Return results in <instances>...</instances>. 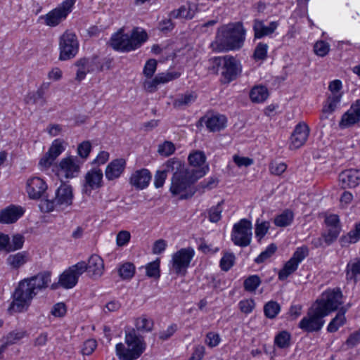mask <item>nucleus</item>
I'll list each match as a JSON object with an SVG mask.
<instances>
[{"mask_svg":"<svg viewBox=\"0 0 360 360\" xmlns=\"http://www.w3.org/2000/svg\"><path fill=\"white\" fill-rule=\"evenodd\" d=\"M246 30L241 22L229 23L221 27V34L211 44L215 51L238 50L244 44Z\"/></svg>","mask_w":360,"mask_h":360,"instance_id":"1","label":"nucleus"},{"mask_svg":"<svg viewBox=\"0 0 360 360\" xmlns=\"http://www.w3.org/2000/svg\"><path fill=\"white\" fill-rule=\"evenodd\" d=\"M205 174L206 169H205L191 167L173 174L169 191L173 195H181L180 199L189 198L195 193L191 186Z\"/></svg>","mask_w":360,"mask_h":360,"instance_id":"2","label":"nucleus"},{"mask_svg":"<svg viewBox=\"0 0 360 360\" xmlns=\"http://www.w3.org/2000/svg\"><path fill=\"white\" fill-rule=\"evenodd\" d=\"M125 343L128 348L122 342L115 347L116 354L120 360H136L146 349L143 337L134 328L125 330Z\"/></svg>","mask_w":360,"mask_h":360,"instance_id":"3","label":"nucleus"},{"mask_svg":"<svg viewBox=\"0 0 360 360\" xmlns=\"http://www.w3.org/2000/svg\"><path fill=\"white\" fill-rule=\"evenodd\" d=\"M37 295L27 278L20 281L12 295L8 311L10 314L27 311L34 297Z\"/></svg>","mask_w":360,"mask_h":360,"instance_id":"4","label":"nucleus"},{"mask_svg":"<svg viewBox=\"0 0 360 360\" xmlns=\"http://www.w3.org/2000/svg\"><path fill=\"white\" fill-rule=\"evenodd\" d=\"M148 39L146 31L134 27L131 34L117 32L111 38V46L115 50L130 51L141 46Z\"/></svg>","mask_w":360,"mask_h":360,"instance_id":"5","label":"nucleus"},{"mask_svg":"<svg viewBox=\"0 0 360 360\" xmlns=\"http://www.w3.org/2000/svg\"><path fill=\"white\" fill-rule=\"evenodd\" d=\"M73 193L71 186L62 184L55 192V198L43 199L39 203V208L43 212H52L55 208L64 209L72 202Z\"/></svg>","mask_w":360,"mask_h":360,"instance_id":"6","label":"nucleus"},{"mask_svg":"<svg viewBox=\"0 0 360 360\" xmlns=\"http://www.w3.org/2000/svg\"><path fill=\"white\" fill-rule=\"evenodd\" d=\"M342 302V293L340 288L329 289L323 292L314 304L326 316L338 310Z\"/></svg>","mask_w":360,"mask_h":360,"instance_id":"7","label":"nucleus"},{"mask_svg":"<svg viewBox=\"0 0 360 360\" xmlns=\"http://www.w3.org/2000/svg\"><path fill=\"white\" fill-rule=\"evenodd\" d=\"M323 314L314 304L308 310L307 315L299 323V328L307 333L318 332L323 328L325 321Z\"/></svg>","mask_w":360,"mask_h":360,"instance_id":"8","label":"nucleus"},{"mask_svg":"<svg viewBox=\"0 0 360 360\" xmlns=\"http://www.w3.org/2000/svg\"><path fill=\"white\" fill-rule=\"evenodd\" d=\"M214 63L217 65H223L221 75L224 83H229L235 80L241 72L240 63L233 56L217 57L214 58Z\"/></svg>","mask_w":360,"mask_h":360,"instance_id":"9","label":"nucleus"},{"mask_svg":"<svg viewBox=\"0 0 360 360\" xmlns=\"http://www.w3.org/2000/svg\"><path fill=\"white\" fill-rule=\"evenodd\" d=\"M252 223L247 219H240L235 224L231 233V240L233 243L240 247L248 246L252 240Z\"/></svg>","mask_w":360,"mask_h":360,"instance_id":"10","label":"nucleus"},{"mask_svg":"<svg viewBox=\"0 0 360 360\" xmlns=\"http://www.w3.org/2000/svg\"><path fill=\"white\" fill-rule=\"evenodd\" d=\"M59 60H68L73 58L79 50V43L72 32H65L59 39Z\"/></svg>","mask_w":360,"mask_h":360,"instance_id":"11","label":"nucleus"},{"mask_svg":"<svg viewBox=\"0 0 360 360\" xmlns=\"http://www.w3.org/2000/svg\"><path fill=\"white\" fill-rule=\"evenodd\" d=\"M76 0H65L58 7L40 17L49 27H56L64 20L72 11Z\"/></svg>","mask_w":360,"mask_h":360,"instance_id":"12","label":"nucleus"},{"mask_svg":"<svg viewBox=\"0 0 360 360\" xmlns=\"http://www.w3.org/2000/svg\"><path fill=\"white\" fill-rule=\"evenodd\" d=\"M79 270V274L87 271L90 278L97 279L100 278L104 271V262L103 259L98 255H92L86 263L84 261L77 262L75 264Z\"/></svg>","mask_w":360,"mask_h":360,"instance_id":"13","label":"nucleus"},{"mask_svg":"<svg viewBox=\"0 0 360 360\" xmlns=\"http://www.w3.org/2000/svg\"><path fill=\"white\" fill-rule=\"evenodd\" d=\"M75 65L77 67L75 79L79 82L85 78L87 73L94 71L102 72V67L99 64V58L97 56L90 58H80L75 62Z\"/></svg>","mask_w":360,"mask_h":360,"instance_id":"14","label":"nucleus"},{"mask_svg":"<svg viewBox=\"0 0 360 360\" xmlns=\"http://www.w3.org/2000/svg\"><path fill=\"white\" fill-rule=\"evenodd\" d=\"M194 255L193 249L182 248L173 255L172 265L177 274L185 272Z\"/></svg>","mask_w":360,"mask_h":360,"instance_id":"15","label":"nucleus"},{"mask_svg":"<svg viewBox=\"0 0 360 360\" xmlns=\"http://www.w3.org/2000/svg\"><path fill=\"white\" fill-rule=\"evenodd\" d=\"M309 131V128L306 123H298L291 134L289 148L290 150H295L302 147L306 143Z\"/></svg>","mask_w":360,"mask_h":360,"instance_id":"16","label":"nucleus"},{"mask_svg":"<svg viewBox=\"0 0 360 360\" xmlns=\"http://www.w3.org/2000/svg\"><path fill=\"white\" fill-rule=\"evenodd\" d=\"M103 172L100 169H94L89 171L84 176L83 193L90 195L92 190L98 189L102 186Z\"/></svg>","mask_w":360,"mask_h":360,"instance_id":"17","label":"nucleus"},{"mask_svg":"<svg viewBox=\"0 0 360 360\" xmlns=\"http://www.w3.org/2000/svg\"><path fill=\"white\" fill-rule=\"evenodd\" d=\"M360 121V99L352 104L350 108L345 112L339 122L340 128H348Z\"/></svg>","mask_w":360,"mask_h":360,"instance_id":"18","label":"nucleus"},{"mask_svg":"<svg viewBox=\"0 0 360 360\" xmlns=\"http://www.w3.org/2000/svg\"><path fill=\"white\" fill-rule=\"evenodd\" d=\"M46 182L39 177H32L27 181V193L30 199L39 200L47 189Z\"/></svg>","mask_w":360,"mask_h":360,"instance_id":"19","label":"nucleus"},{"mask_svg":"<svg viewBox=\"0 0 360 360\" xmlns=\"http://www.w3.org/2000/svg\"><path fill=\"white\" fill-rule=\"evenodd\" d=\"M63 150L62 142L59 139L54 140L48 152L40 160L39 165L44 168H49Z\"/></svg>","mask_w":360,"mask_h":360,"instance_id":"20","label":"nucleus"},{"mask_svg":"<svg viewBox=\"0 0 360 360\" xmlns=\"http://www.w3.org/2000/svg\"><path fill=\"white\" fill-rule=\"evenodd\" d=\"M151 173L147 169H141L136 170L130 176L129 183L137 190H143L146 188L150 180Z\"/></svg>","mask_w":360,"mask_h":360,"instance_id":"21","label":"nucleus"},{"mask_svg":"<svg viewBox=\"0 0 360 360\" xmlns=\"http://www.w3.org/2000/svg\"><path fill=\"white\" fill-rule=\"evenodd\" d=\"M60 172L66 179L75 177L79 172V163L77 157H68L62 159L59 164Z\"/></svg>","mask_w":360,"mask_h":360,"instance_id":"22","label":"nucleus"},{"mask_svg":"<svg viewBox=\"0 0 360 360\" xmlns=\"http://www.w3.org/2000/svg\"><path fill=\"white\" fill-rule=\"evenodd\" d=\"M82 274H79V270L75 267V264L72 265L60 274L58 283L63 288H72L77 283L78 278Z\"/></svg>","mask_w":360,"mask_h":360,"instance_id":"23","label":"nucleus"},{"mask_svg":"<svg viewBox=\"0 0 360 360\" xmlns=\"http://www.w3.org/2000/svg\"><path fill=\"white\" fill-rule=\"evenodd\" d=\"M339 181L342 188H354L360 184V170L350 169L339 174Z\"/></svg>","mask_w":360,"mask_h":360,"instance_id":"24","label":"nucleus"},{"mask_svg":"<svg viewBox=\"0 0 360 360\" xmlns=\"http://www.w3.org/2000/svg\"><path fill=\"white\" fill-rule=\"evenodd\" d=\"M25 210L20 206L10 205L0 212V222L11 224L15 222L22 214Z\"/></svg>","mask_w":360,"mask_h":360,"instance_id":"25","label":"nucleus"},{"mask_svg":"<svg viewBox=\"0 0 360 360\" xmlns=\"http://www.w3.org/2000/svg\"><path fill=\"white\" fill-rule=\"evenodd\" d=\"M51 273L49 271H44L38 273L37 275L27 278L30 282L32 287L34 288L37 293L39 291L45 290L49 287L51 283Z\"/></svg>","mask_w":360,"mask_h":360,"instance_id":"26","label":"nucleus"},{"mask_svg":"<svg viewBox=\"0 0 360 360\" xmlns=\"http://www.w3.org/2000/svg\"><path fill=\"white\" fill-rule=\"evenodd\" d=\"M278 24L276 21L271 22L268 26L262 20L255 19L253 22V30L255 39H261L271 35L276 30Z\"/></svg>","mask_w":360,"mask_h":360,"instance_id":"27","label":"nucleus"},{"mask_svg":"<svg viewBox=\"0 0 360 360\" xmlns=\"http://www.w3.org/2000/svg\"><path fill=\"white\" fill-rule=\"evenodd\" d=\"M126 166V161L122 158L115 159L110 162L105 169V177L109 181L120 176Z\"/></svg>","mask_w":360,"mask_h":360,"instance_id":"28","label":"nucleus"},{"mask_svg":"<svg viewBox=\"0 0 360 360\" xmlns=\"http://www.w3.org/2000/svg\"><path fill=\"white\" fill-rule=\"evenodd\" d=\"M199 122H205L209 131L215 132L219 131L226 127L227 120L223 115H217L207 118L202 117Z\"/></svg>","mask_w":360,"mask_h":360,"instance_id":"29","label":"nucleus"},{"mask_svg":"<svg viewBox=\"0 0 360 360\" xmlns=\"http://www.w3.org/2000/svg\"><path fill=\"white\" fill-rule=\"evenodd\" d=\"M30 259V255L27 251H22L10 255L6 259V263L12 269H18L25 264Z\"/></svg>","mask_w":360,"mask_h":360,"instance_id":"30","label":"nucleus"},{"mask_svg":"<svg viewBox=\"0 0 360 360\" xmlns=\"http://www.w3.org/2000/svg\"><path fill=\"white\" fill-rule=\"evenodd\" d=\"M196 98L197 95L195 92L186 91L178 95L174 100L172 105L174 108L183 109L194 103Z\"/></svg>","mask_w":360,"mask_h":360,"instance_id":"31","label":"nucleus"},{"mask_svg":"<svg viewBox=\"0 0 360 360\" xmlns=\"http://www.w3.org/2000/svg\"><path fill=\"white\" fill-rule=\"evenodd\" d=\"M360 240V221L355 224L354 229L346 235L340 237L339 242L341 247H348L351 244L357 243Z\"/></svg>","mask_w":360,"mask_h":360,"instance_id":"32","label":"nucleus"},{"mask_svg":"<svg viewBox=\"0 0 360 360\" xmlns=\"http://www.w3.org/2000/svg\"><path fill=\"white\" fill-rule=\"evenodd\" d=\"M347 309L341 307L336 316L329 323L327 330L329 333L336 332L340 327L343 326L346 322L345 313Z\"/></svg>","mask_w":360,"mask_h":360,"instance_id":"33","label":"nucleus"},{"mask_svg":"<svg viewBox=\"0 0 360 360\" xmlns=\"http://www.w3.org/2000/svg\"><path fill=\"white\" fill-rule=\"evenodd\" d=\"M357 275H360V258H356L349 262L346 267L347 281H353L356 283Z\"/></svg>","mask_w":360,"mask_h":360,"instance_id":"34","label":"nucleus"},{"mask_svg":"<svg viewBox=\"0 0 360 360\" xmlns=\"http://www.w3.org/2000/svg\"><path fill=\"white\" fill-rule=\"evenodd\" d=\"M27 331L22 329H16L9 332L6 335L2 338L4 344L7 347L16 344L27 335Z\"/></svg>","mask_w":360,"mask_h":360,"instance_id":"35","label":"nucleus"},{"mask_svg":"<svg viewBox=\"0 0 360 360\" xmlns=\"http://www.w3.org/2000/svg\"><path fill=\"white\" fill-rule=\"evenodd\" d=\"M268 96V90L264 86H255L250 92V98L253 103H262Z\"/></svg>","mask_w":360,"mask_h":360,"instance_id":"36","label":"nucleus"},{"mask_svg":"<svg viewBox=\"0 0 360 360\" xmlns=\"http://www.w3.org/2000/svg\"><path fill=\"white\" fill-rule=\"evenodd\" d=\"M165 169L162 172H165L167 174L168 172H173L176 174L181 170H184L188 167L186 166L181 160L176 158H171L168 160L165 164Z\"/></svg>","mask_w":360,"mask_h":360,"instance_id":"37","label":"nucleus"},{"mask_svg":"<svg viewBox=\"0 0 360 360\" xmlns=\"http://www.w3.org/2000/svg\"><path fill=\"white\" fill-rule=\"evenodd\" d=\"M188 160L191 166L193 167V168L200 169V167L205 162L206 157L203 152L195 151L189 155ZM201 169H205L207 172L208 170V166L202 167Z\"/></svg>","mask_w":360,"mask_h":360,"instance_id":"38","label":"nucleus"},{"mask_svg":"<svg viewBox=\"0 0 360 360\" xmlns=\"http://www.w3.org/2000/svg\"><path fill=\"white\" fill-rule=\"evenodd\" d=\"M293 217V212L289 210H286L281 214L276 216L274 222L276 226L285 227L292 223Z\"/></svg>","mask_w":360,"mask_h":360,"instance_id":"39","label":"nucleus"},{"mask_svg":"<svg viewBox=\"0 0 360 360\" xmlns=\"http://www.w3.org/2000/svg\"><path fill=\"white\" fill-rule=\"evenodd\" d=\"M297 267L298 264L290 259L279 271L278 278L281 281L285 280L290 275L297 269Z\"/></svg>","mask_w":360,"mask_h":360,"instance_id":"40","label":"nucleus"},{"mask_svg":"<svg viewBox=\"0 0 360 360\" xmlns=\"http://www.w3.org/2000/svg\"><path fill=\"white\" fill-rule=\"evenodd\" d=\"M290 338L291 335L290 333L286 330H283L276 335L274 343L279 348H287L290 345Z\"/></svg>","mask_w":360,"mask_h":360,"instance_id":"41","label":"nucleus"},{"mask_svg":"<svg viewBox=\"0 0 360 360\" xmlns=\"http://www.w3.org/2000/svg\"><path fill=\"white\" fill-rule=\"evenodd\" d=\"M281 306L276 301H269L264 307L265 316L269 319H274L280 312Z\"/></svg>","mask_w":360,"mask_h":360,"instance_id":"42","label":"nucleus"},{"mask_svg":"<svg viewBox=\"0 0 360 360\" xmlns=\"http://www.w3.org/2000/svg\"><path fill=\"white\" fill-rule=\"evenodd\" d=\"M342 98L341 94H331L327 99L326 105L323 107V111L324 112H333L338 104L340 102Z\"/></svg>","mask_w":360,"mask_h":360,"instance_id":"43","label":"nucleus"},{"mask_svg":"<svg viewBox=\"0 0 360 360\" xmlns=\"http://www.w3.org/2000/svg\"><path fill=\"white\" fill-rule=\"evenodd\" d=\"M119 276L124 280L131 279L135 274V266L131 262H126L118 269Z\"/></svg>","mask_w":360,"mask_h":360,"instance_id":"44","label":"nucleus"},{"mask_svg":"<svg viewBox=\"0 0 360 360\" xmlns=\"http://www.w3.org/2000/svg\"><path fill=\"white\" fill-rule=\"evenodd\" d=\"M25 238L21 234H15L13 236L11 243H8V246L4 249L6 252H13L20 250L24 244Z\"/></svg>","mask_w":360,"mask_h":360,"instance_id":"45","label":"nucleus"},{"mask_svg":"<svg viewBox=\"0 0 360 360\" xmlns=\"http://www.w3.org/2000/svg\"><path fill=\"white\" fill-rule=\"evenodd\" d=\"M236 257L232 252H224L221 257L219 266L222 271H228L235 264Z\"/></svg>","mask_w":360,"mask_h":360,"instance_id":"46","label":"nucleus"},{"mask_svg":"<svg viewBox=\"0 0 360 360\" xmlns=\"http://www.w3.org/2000/svg\"><path fill=\"white\" fill-rule=\"evenodd\" d=\"M261 282V279L257 275L250 276L243 282L244 289L248 292H254Z\"/></svg>","mask_w":360,"mask_h":360,"instance_id":"47","label":"nucleus"},{"mask_svg":"<svg viewBox=\"0 0 360 360\" xmlns=\"http://www.w3.org/2000/svg\"><path fill=\"white\" fill-rule=\"evenodd\" d=\"M224 204V200L218 202L216 206L212 207L208 210V217L209 220L211 222L217 223L221 218V212H222V205Z\"/></svg>","mask_w":360,"mask_h":360,"instance_id":"48","label":"nucleus"},{"mask_svg":"<svg viewBox=\"0 0 360 360\" xmlns=\"http://www.w3.org/2000/svg\"><path fill=\"white\" fill-rule=\"evenodd\" d=\"M44 93L39 89L36 92L29 94L27 97V103H32L33 104H39L40 106H43L46 104V100L44 97Z\"/></svg>","mask_w":360,"mask_h":360,"instance_id":"49","label":"nucleus"},{"mask_svg":"<svg viewBox=\"0 0 360 360\" xmlns=\"http://www.w3.org/2000/svg\"><path fill=\"white\" fill-rule=\"evenodd\" d=\"M136 327L138 330L150 332L153 328V321L146 316H142L136 319Z\"/></svg>","mask_w":360,"mask_h":360,"instance_id":"50","label":"nucleus"},{"mask_svg":"<svg viewBox=\"0 0 360 360\" xmlns=\"http://www.w3.org/2000/svg\"><path fill=\"white\" fill-rule=\"evenodd\" d=\"M277 246L274 243L270 244L264 251L262 252L260 255L255 258V262L260 264L270 258L276 251Z\"/></svg>","mask_w":360,"mask_h":360,"instance_id":"51","label":"nucleus"},{"mask_svg":"<svg viewBox=\"0 0 360 360\" xmlns=\"http://www.w3.org/2000/svg\"><path fill=\"white\" fill-rule=\"evenodd\" d=\"M146 275L150 278H158L160 274V261L158 259L148 263L146 266Z\"/></svg>","mask_w":360,"mask_h":360,"instance_id":"52","label":"nucleus"},{"mask_svg":"<svg viewBox=\"0 0 360 360\" xmlns=\"http://www.w3.org/2000/svg\"><path fill=\"white\" fill-rule=\"evenodd\" d=\"M175 149L173 143L165 141L162 144L159 145L158 152L162 156L168 157L174 153Z\"/></svg>","mask_w":360,"mask_h":360,"instance_id":"53","label":"nucleus"},{"mask_svg":"<svg viewBox=\"0 0 360 360\" xmlns=\"http://www.w3.org/2000/svg\"><path fill=\"white\" fill-rule=\"evenodd\" d=\"M308 255L309 249L307 246L304 245L296 249L290 259L299 265V264Z\"/></svg>","mask_w":360,"mask_h":360,"instance_id":"54","label":"nucleus"},{"mask_svg":"<svg viewBox=\"0 0 360 360\" xmlns=\"http://www.w3.org/2000/svg\"><path fill=\"white\" fill-rule=\"evenodd\" d=\"M268 46L266 44L259 43L254 51L253 57L256 60H263L267 56Z\"/></svg>","mask_w":360,"mask_h":360,"instance_id":"55","label":"nucleus"},{"mask_svg":"<svg viewBox=\"0 0 360 360\" xmlns=\"http://www.w3.org/2000/svg\"><path fill=\"white\" fill-rule=\"evenodd\" d=\"M157 65L158 63L155 59L148 60L144 65L143 70L144 76L150 79L156 71Z\"/></svg>","mask_w":360,"mask_h":360,"instance_id":"56","label":"nucleus"},{"mask_svg":"<svg viewBox=\"0 0 360 360\" xmlns=\"http://www.w3.org/2000/svg\"><path fill=\"white\" fill-rule=\"evenodd\" d=\"M340 232V227H330L327 233L323 235L325 243L327 245H330L338 237Z\"/></svg>","mask_w":360,"mask_h":360,"instance_id":"57","label":"nucleus"},{"mask_svg":"<svg viewBox=\"0 0 360 360\" xmlns=\"http://www.w3.org/2000/svg\"><path fill=\"white\" fill-rule=\"evenodd\" d=\"M180 76V73L177 72H167L159 73L156 75L159 84H165L170 81H172L175 79L179 78Z\"/></svg>","mask_w":360,"mask_h":360,"instance_id":"58","label":"nucleus"},{"mask_svg":"<svg viewBox=\"0 0 360 360\" xmlns=\"http://www.w3.org/2000/svg\"><path fill=\"white\" fill-rule=\"evenodd\" d=\"M329 44L323 41H319L314 46V51L315 53L321 57L326 56L329 52Z\"/></svg>","mask_w":360,"mask_h":360,"instance_id":"59","label":"nucleus"},{"mask_svg":"<svg viewBox=\"0 0 360 360\" xmlns=\"http://www.w3.org/2000/svg\"><path fill=\"white\" fill-rule=\"evenodd\" d=\"M269 229V222L263 221L262 223H258V221H257L256 225H255L256 236L259 237V239L262 238L267 233Z\"/></svg>","mask_w":360,"mask_h":360,"instance_id":"60","label":"nucleus"},{"mask_svg":"<svg viewBox=\"0 0 360 360\" xmlns=\"http://www.w3.org/2000/svg\"><path fill=\"white\" fill-rule=\"evenodd\" d=\"M67 312L66 306L63 302H58L52 307L51 313L55 317H63Z\"/></svg>","mask_w":360,"mask_h":360,"instance_id":"61","label":"nucleus"},{"mask_svg":"<svg viewBox=\"0 0 360 360\" xmlns=\"http://www.w3.org/2000/svg\"><path fill=\"white\" fill-rule=\"evenodd\" d=\"M255 307V301L252 299L242 300L239 302V308L240 311L245 314L252 312Z\"/></svg>","mask_w":360,"mask_h":360,"instance_id":"62","label":"nucleus"},{"mask_svg":"<svg viewBox=\"0 0 360 360\" xmlns=\"http://www.w3.org/2000/svg\"><path fill=\"white\" fill-rule=\"evenodd\" d=\"M91 149V146L89 141H83L77 148V153L82 158H86Z\"/></svg>","mask_w":360,"mask_h":360,"instance_id":"63","label":"nucleus"},{"mask_svg":"<svg viewBox=\"0 0 360 360\" xmlns=\"http://www.w3.org/2000/svg\"><path fill=\"white\" fill-rule=\"evenodd\" d=\"M360 343V330L350 334L345 342L349 348H352Z\"/></svg>","mask_w":360,"mask_h":360,"instance_id":"64","label":"nucleus"}]
</instances>
